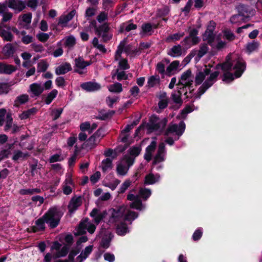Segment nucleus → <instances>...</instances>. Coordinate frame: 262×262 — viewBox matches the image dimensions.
Returning a JSON list of instances; mask_svg holds the SVG:
<instances>
[{"instance_id":"obj_1","label":"nucleus","mask_w":262,"mask_h":262,"mask_svg":"<svg viewBox=\"0 0 262 262\" xmlns=\"http://www.w3.org/2000/svg\"><path fill=\"white\" fill-rule=\"evenodd\" d=\"M220 67L225 72L224 80H232L235 77L238 78L242 75L246 68V64L242 58L235 57L232 59L231 55H229L226 62L216 65V69H219Z\"/></svg>"},{"instance_id":"obj_2","label":"nucleus","mask_w":262,"mask_h":262,"mask_svg":"<svg viewBox=\"0 0 262 262\" xmlns=\"http://www.w3.org/2000/svg\"><path fill=\"white\" fill-rule=\"evenodd\" d=\"M210 69L206 67L202 71L196 73L194 78L195 85H199L202 83V84L194 95L195 98H200L206 90L211 87L216 81L217 78L219 75V72L215 71L210 73Z\"/></svg>"},{"instance_id":"obj_3","label":"nucleus","mask_w":262,"mask_h":262,"mask_svg":"<svg viewBox=\"0 0 262 262\" xmlns=\"http://www.w3.org/2000/svg\"><path fill=\"white\" fill-rule=\"evenodd\" d=\"M63 213L56 207L50 208L43 215V219L52 228H55L59 223Z\"/></svg>"},{"instance_id":"obj_4","label":"nucleus","mask_w":262,"mask_h":262,"mask_svg":"<svg viewBox=\"0 0 262 262\" xmlns=\"http://www.w3.org/2000/svg\"><path fill=\"white\" fill-rule=\"evenodd\" d=\"M185 129V124L181 121L179 124L170 123L165 132V135L172 136L176 140H178Z\"/></svg>"},{"instance_id":"obj_5","label":"nucleus","mask_w":262,"mask_h":262,"mask_svg":"<svg viewBox=\"0 0 262 262\" xmlns=\"http://www.w3.org/2000/svg\"><path fill=\"white\" fill-rule=\"evenodd\" d=\"M123 51L129 55H136L138 53L137 49L133 48L131 45L126 44V39H124L119 44L115 53V60L118 61L120 59Z\"/></svg>"},{"instance_id":"obj_6","label":"nucleus","mask_w":262,"mask_h":262,"mask_svg":"<svg viewBox=\"0 0 262 262\" xmlns=\"http://www.w3.org/2000/svg\"><path fill=\"white\" fill-rule=\"evenodd\" d=\"M11 30L15 32L16 34H18L19 32L17 29L11 28L3 23H0V37L5 41H12L14 39V36L12 34Z\"/></svg>"},{"instance_id":"obj_7","label":"nucleus","mask_w":262,"mask_h":262,"mask_svg":"<svg viewBox=\"0 0 262 262\" xmlns=\"http://www.w3.org/2000/svg\"><path fill=\"white\" fill-rule=\"evenodd\" d=\"M134 162V158L130 156H125L117 165V173L121 176L125 175L129 167L133 164Z\"/></svg>"},{"instance_id":"obj_8","label":"nucleus","mask_w":262,"mask_h":262,"mask_svg":"<svg viewBox=\"0 0 262 262\" xmlns=\"http://www.w3.org/2000/svg\"><path fill=\"white\" fill-rule=\"evenodd\" d=\"M167 122L166 118L160 119L155 115L151 116L148 123L149 128L152 130L161 131Z\"/></svg>"},{"instance_id":"obj_9","label":"nucleus","mask_w":262,"mask_h":262,"mask_svg":"<svg viewBox=\"0 0 262 262\" xmlns=\"http://www.w3.org/2000/svg\"><path fill=\"white\" fill-rule=\"evenodd\" d=\"M96 227L92 223L89 221V219H85L79 223L76 229V235H82L86 233V230L91 234H93Z\"/></svg>"},{"instance_id":"obj_10","label":"nucleus","mask_w":262,"mask_h":262,"mask_svg":"<svg viewBox=\"0 0 262 262\" xmlns=\"http://www.w3.org/2000/svg\"><path fill=\"white\" fill-rule=\"evenodd\" d=\"M5 122V130L7 131L12 126L13 118L10 112H7L5 108L0 109V126H2Z\"/></svg>"},{"instance_id":"obj_11","label":"nucleus","mask_w":262,"mask_h":262,"mask_svg":"<svg viewBox=\"0 0 262 262\" xmlns=\"http://www.w3.org/2000/svg\"><path fill=\"white\" fill-rule=\"evenodd\" d=\"M111 216L110 217L108 222L114 223L120 221L121 219L124 220V214L125 213V206H121L117 209H112L111 210Z\"/></svg>"},{"instance_id":"obj_12","label":"nucleus","mask_w":262,"mask_h":262,"mask_svg":"<svg viewBox=\"0 0 262 262\" xmlns=\"http://www.w3.org/2000/svg\"><path fill=\"white\" fill-rule=\"evenodd\" d=\"M61 245L58 242L54 243L51 247V250H56V252L53 251V256L54 258H57L65 256L68 253L69 248L65 245L61 248Z\"/></svg>"},{"instance_id":"obj_13","label":"nucleus","mask_w":262,"mask_h":262,"mask_svg":"<svg viewBox=\"0 0 262 262\" xmlns=\"http://www.w3.org/2000/svg\"><path fill=\"white\" fill-rule=\"evenodd\" d=\"M74 61V71L79 74L85 73V68L91 64V62L84 61V59L80 57L75 58Z\"/></svg>"},{"instance_id":"obj_14","label":"nucleus","mask_w":262,"mask_h":262,"mask_svg":"<svg viewBox=\"0 0 262 262\" xmlns=\"http://www.w3.org/2000/svg\"><path fill=\"white\" fill-rule=\"evenodd\" d=\"M194 77L192 75V72L188 70L184 72L181 76L178 85H182L184 86H190L193 82Z\"/></svg>"},{"instance_id":"obj_15","label":"nucleus","mask_w":262,"mask_h":262,"mask_svg":"<svg viewBox=\"0 0 262 262\" xmlns=\"http://www.w3.org/2000/svg\"><path fill=\"white\" fill-rule=\"evenodd\" d=\"M66 177V179L62 184V190L64 194L69 195L72 193L74 185L72 179V174L71 173H67Z\"/></svg>"},{"instance_id":"obj_16","label":"nucleus","mask_w":262,"mask_h":262,"mask_svg":"<svg viewBox=\"0 0 262 262\" xmlns=\"http://www.w3.org/2000/svg\"><path fill=\"white\" fill-rule=\"evenodd\" d=\"M165 154V145L164 143H160L158 146L157 154L154 158L152 164L156 165L164 161Z\"/></svg>"},{"instance_id":"obj_17","label":"nucleus","mask_w":262,"mask_h":262,"mask_svg":"<svg viewBox=\"0 0 262 262\" xmlns=\"http://www.w3.org/2000/svg\"><path fill=\"white\" fill-rule=\"evenodd\" d=\"M63 43V46L65 48H67L68 50L72 49L76 44V38L73 35H70L66 36L61 40L57 42V45L60 47Z\"/></svg>"},{"instance_id":"obj_18","label":"nucleus","mask_w":262,"mask_h":262,"mask_svg":"<svg viewBox=\"0 0 262 262\" xmlns=\"http://www.w3.org/2000/svg\"><path fill=\"white\" fill-rule=\"evenodd\" d=\"M82 200L80 196H74L71 199L68 208L69 211L73 213L82 204Z\"/></svg>"},{"instance_id":"obj_19","label":"nucleus","mask_w":262,"mask_h":262,"mask_svg":"<svg viewBox=\"0 0 262 262\" xmlns=\"http://www.w3.org/2000/svg\"><path fill=\"white\" fill-rule=\"evenodd\" d=\"M76 11L75 10H72L68 14L61 15L59 18L58 25L62 27H66L69 21L73 19L75 15Z\"/></svg>"},{"instance_id":"obj_20","label":"nucleus","mask_w":262,"mask_h":262,"mask_svg":"<svg viewBox=\"0 0 262 262\" xmlns=\"http://www.w3.org/2000/svg\"><path fill=\"white\" fill-rule=\"evenodd\" d=\"M7 5L9 8L18 12L21 11L26 8V4L20 0H9Z\"/></svg>"},{"instance_id":"obj_21","label":"nucleus","mask_w":262,"mask_h":262,"mask_svg":"<svg viewBox=\"0 0 262 262\" xmlns=\"http://www.w3.org/2000/svg\"><path fill=\"white\" fill-rule=\"evenodd\" d=\"M107 213L105 211H101L100 210L94 208L90 213V215L94 219L95 222L98 225L104 218Z\"/></svg>"},{"instance_id":"obj_22","label":"nucleus","mask_w":262,"mask_h":262,"mask_svg":"<svg viewBox=\"0 0 262 262\" xmlns=\"http://www.w3.org/2000/svg\"><path fill=\"white\" fill-rule=\"evenodd\" d=\"M157 97L159 99L158 105L160 110L165 108L168 103V98L167 96L166 93L165 92H160L157 95Z\"/></svg>"},{"instance_id":"obj_23","label":"nucleus","mask_w":262,"mask_h":262,"mask_svg":"<svg viewBox=\"0 0 262 262\" xmlns=\"http://www.w3.org/2000/svg\"><path fill=\"white\" fill-rule=\"evenodd\" d=\"M213 30L214 25L208 26L203 35V39L207 40L211 47L214 46V43H213L214 40Z\"/></svg>"},{"instance_id":"obj_24","label":"nucleus","mask_w":262,"mask_h":262,"mask_svg":"<svg viewBox=\"0 0 262 262\" xmlns=\"http://www.w3.org/2000/svg\"><path fill=\"white\" fill-rule=\"evenodd\" d=\"M43 90V87L40 83H34L30 85L28 92L32 93L33 96H38L42 93Z\"/></svg>"},{"instance_id":"obj_25","label":"nucleus","mask_w":262,"mask_h":262,"mask_svg":"<svg viewBox=\"0 0 262 262\" xmlns=\"http://www.w3.org/2000/svg\"><path fill=\"white\" fill-rule=\"evenodd\" d=\"M82 89L86 91L92 92L99 90L101 88L100 85L96 82H87L81 84Z\"/></svg>"},{"instance_id":"obj_26","label":"nucleus","mask_w":262,"mask_h":262,"mask_svg":"<svg viewBox=\"0 0 262 262\" xmlns=\"http://www.w3.org/2000/svg\"><path fill=\"white\" fill-rule=\"evenodd\" d=\"M156 142L152 141L146 147L144 157L147 161L149 162L151 160L152 155L156 149Z\"/></svg>"},{"instance_id":"obj_27","label":"nucleus","mask_w":262,"mask_h":262,"mask_svg":"<svg viewBox=\"0 0 262 262\" xmlns=\"http://www.w3.org/2000/svg\"><path fill=\"white\" fill-rule=\"evenodd\" d=\"M72 70V67L69 63L66 62L63 63L55 69V74L57 75L65 74L67 72Z\"/></svg>"},{"instance_id":"obj_28","label":"nucleus","mask_w":262,"mask_h":262,"mask_svg":"<svg viewBox=\"0 0 262 262\" xmlns=\"http://www.w3.org/2000/svg\"><path fill=\"white\" fill-rule=\"evenodd\" d=\"M98 131L94 135L92 136L86 142V146L92 149L95 147L96 145L99 142L100 139L98 136Z\"/></svg>"},{"instance_id":"obj_29","label":"nucleus","mask_w":262,"mask_h":262,"mask_svg":"<svg viewBox=\"0 0 262 262\" xmlns=\"http://www.w3.org/2000/svg\"><path fill=\"white\" fill-rule=\"evenodd\" d=\"M93 250V246H89L86 247L83 250H82L79 255H78L76 259L78 262H82L83 260L85 259L90 254Z\"/></svg>"},{"instance_id":"obj_30","label":"nucleus","mask_w":262,"mask_h":262,"mask_svg":"<svg viewBox=\"0 0 262 262\" xmlns=\"http://www.w3.org/2000/svg\"><path fill=\"white\" fill-rule=\"evenodd\" d=\"M7 7L4 5H0V14H3V18L1 23L5 24V22L10 20L12 17V13L6 12Z\"/></svg>"},{"instance_id":"obj_31","label":"nucleus","mask_w":262,"mask_h":262,"mask_svg":"<svg viewBox=\"0 0 262 262\" xmlns=\"http://www.w3.org/2000/svg\"><path fill=\"white\" fill-rule=\"evenodd\" d=\"M16 70V68L13 66L0 63V73L10 74Z\"/></svg>"},{"instance_id":"obj_32","label":"nucleus","mask_w":262,"mask_h":262,"mask_svg":"<svg viewBox=\"0 0 262 262\" xmlns=\"http://www.w3.org/2000/svg\"><path fill=\"white\" fill-rule=\"evenodd\" d=\"M29 100V95L27 94H22L18 96L15 98L14 102V106L18 107L20 105L24 104L27 102Z\"/></svg>"},{"instance_id":"obj_33","label":"nucleus","mask_w":262,"mask_h":262,"mask_svg":"<svg viewBox=\"0 0 262 262\" xmlns=\"http://www.w3.org/2000/svg\"><path fill=\"white\" fill-rule=\"evenodd\" d=\"M260 43L258 41L253 40L248 42L246 45V51L249 54L258 50Z\"/></svg>"},{"instance_id":"obj_34","label":"nucleus","mask_w":262,"mask_h":262,"mask_svg":"<svg viewBox=\"0 0 262 262\" xmlns=\"http://www.w3.org/2000/svg\"><path fill=\"white\" fill-rule=\"evenodd\" d=\"M160 179V176L158 174H154L152 173L146 175L145 178V184L147 185H152L158 182Z\"/></svg>"},{"instance_id":"obj_35","label":"nucleus","mask_w":262,"mask_h":262,"mask_svg":"<svg viewBox=\"0 0 262 262\" xmlns=\"http://www.w3.org/2000/svg\"><path fill=\"white\" fill-rule=\"evenodd\" d=\"M138 214L135 211L130 210L125 207V213L124 214V220L129 221L132 223V221L137 218Z\"/></svg>"},{"instance_id":"obj_36","label":"nucleus","mask_w":262,"mask_h":262,"mask_svg":"<svg viewBox=\"0 0 262 262\" xmlns=\"http://www.w3.org/2000/svg\"><path fill=\"white\" fill-rule=\"evenodd\" d=\"M37 111L35 107H33L27 111H24L19 115V117L21 120L27 119L32 116L35 115Z\"/></svg>"},{"instance_id":"obj_37","label":"nucleus","mask_w":262,"mask_h":262,"mask_svg":"<svg viewBox=\"0 0 262 262\" xmlns=\"http://www.w3.org/2000/svg\"><path fill=\"white\" fill-rule=\"evenodd\" d=\"M2 52L6 56L10 57L14 53L15 50L12 44L8 43L3 47Z\"/></svg>"},{"instance_id":"obj_38","label":"nucleus","mask_w":262,"mask_h":262,"mask_svg":"<svg viewBox=\"0 0 262 262\" xmlns=\"http://www.w3.org/2000/svg\"><path fill=\"white\" fill-rule=\"evenodd\" d=\"M160 77L158 75H153L148 78L147 86L153 88L160 84Z\"/></svg>"},{"instance_id":"obj_39","label":"nucleus","mask_w":262,"mask_h":262,"mask_svg":"<svg viewBox=\"0 0 262 262\" xmlns=\"http://www.w3.org/2000/svg\"><path fill=\"white\" fill-rule=\"evenodd\" d=\"M45 221L42 217L36 221L35 226L33 227V231L35 232L43 230L45 228Z\"/></svg>"},{"instance_id":"obj_40","label":"nucleus","mask_w":262,"mask_h":262,"mask_svg":"<svg viewBox=\"0 0 262 262\" xmlns=\"http://www.w3.org/2000/svg\"><path fill=\"white\" fill-rule=\"evenodd\" d=\"M168 55L172 57L180 56L182 54V47L180 45L174 46L172 47L168 53Z\"/></svg>"},{"instance_id":"obj_41","label":"nucleus","mask_w":262,"mask_h":262,"mask_svg":"<svg viewBox=\"0 0 262 262\" xmlns=\"http://www.w3.org/2000/svg\"><path fill=\"white\" fill-rule=\"evenodd\" d=\"M208 51V47L207 44L204 43L201 45L199 50L194 51L196 52V57L200 59L204 56Z\"/></svg>"},{"instance_id":"obj_42","label":"nucleus","mask_w":262,"mask_h":262,"mask_svg":"<svg viewBox=\"0 0 262 262\" xmlns=\"http://www.w3.org/2000/svg\"><path fill=\"white\" fill-rule=\"evenodd\" d=\"M151 191L149 189L141 188L139 191V198H141L144 200H146L151 195Z\"/></svg>"},{"instance_id":"obj_43","label":"nucleus","mask_w":262,"mask_h":262,"mask_svg":"<svg viewBox=\"0 0 262 262\" xmlns=\"http://www.w3.org/2000/svg\"><path fill=\"white\" fill-rule=\"evenodd\" d=\"M110 92L115 93H120L122 91V84L119 82H116L107 86Z\"/></svg>"},{"instance_id":"obj_44","label":"nucleus","mask_w":262,"mask_h":262,"mask_svg":"<svg viewBox=\"0 0 262 262\" xmlns=\"http://www.w3.org/2000/svg\"><path fill=\"white\" fill-rule=\"evenodd\" d=\"M101 168L103 172H106L112 168V160L110 158L103 160L101 163Z\"/></svg>"},{"instance_id":"obj_45","label":"nucleus","mask_w":262,"mask_h":262,"mask_svg":"<svg viewBox=\"0 0 262 262\" xmlns=\"http://www.w3.org/2000/svg\"><path fill=\"white\" fill-rule=\"evenodd\" d=\"M116 231L119 235H124L129 231L126 224L124 223L119 224L117 227Z\"/></svg>"},{"instance_id":"obj_46","label":"nucleus","mask_w":262,"mask_h":262,"mask_svg":"<svg viewBox=\"0 0 262 262\" xmlns=\"http://www.w3.org/2000/svg\"><path fill=\"white\" fill-rule=\"evenodd\" d=\"M29 156V154L27 152H23L20 150H16L14 152L12 159L14 161H17L19 159L24 160Z\"/></svg>"},{"instance_id":"obj_47","label":"nucleus","mask_w":262,"mask_h":262,"mask_svg":"<svg viewBox=\"0 0 262 262\" xmlns=\"http://www.w3.org/2000/svg\"><path fill=\"white\" fill-rule=\"evenodd\" d=\"M180 62L179 61H174L172 62L166 69V73L168 75H170L174 71L177 70Z\"/></svg>"},{"instance_id":"obj_48","label":"nucleus","mask_w":262,"mask_h":262,"mask_svg":"<svg viewBox=\"0 0 262 262\" xmlns=\"http://www.w3.org/2000/svg\"><path fill=\"white\" fill-rule=\"evenodd\" d=\"M245 20V17L242 15L235 14L232 16L230 21L232 24L239 25Z\"/></svg>"},{"instance_id":"obj_49","label":"nucleus","mask_w":262,"mask_h":262,"mask_svg":"<svg viewBox=\"0 0 262 262\" xmlns=\"http://www.w3.org/2000/svg\"><path fill=\"white\" fill-rule=\"evenodd\" d=\"M96 32L98 35H101L102 34L108 32L110 28L106 23L95 28Z\"/></svg>"},{"instance_id":"obj_50","label":"nucleus","mask_w":262,"mask_h":262,"mask_svg":"<svg viewBox=\"0 0 262 262\" xmlns=\"http://www.w3.org/2000/svg\"><path fill=\"white\" fill-rule=\"evenodd\" d=\"M129 206L132 208L139 210H141L144 208V207L140 198H138L135 201H133L132 203L130 204Z\"/></svg>"},{"instance_id":"obj_51","label":"nucleus","mask_w":262,"mask_h":262,"mask_svg":"<svg viewBox=\"0 0 262 262\" xmlns=\"http://www.w3.org/2000/svg\"><path fill=\"white\" fill-rule=\"evenodd\" d=\"M58 94V91L56 89L53 90L47 96L45 99V103L47 104H49L51 103L53 100L57 96Z\"/></svg>"},{"instance_id":"obj_52","label":"nucleus","mask_w":262,"mask_h":262,"mask_svg":"<svg viewBox=\"0 0 262 262\" xmlns=\"http://www.w3.org/2000/svg\"><path fill=\"white\" fill-rule=\"evenodd\" d=\"M116 76L117 79L120 81L123 79H127L128 76L126 75L124 71H119L117 70L116 73L112 75V79H114V77Z\"/></svg>"},{"instance_id":"obj_53","label":"nucleus","mask_w":262,"mask_h":262,"mask_svg":"<svg viewBox=\"0 0 262 262\" xmlns=\"http://www.w3.org/2000/svg\"><path fill=\"white\" fill-rule=\"evenodd\" d=\"M48 67L49 64L46 61L44 60L40 61L37 64V72L40 73L45 72L48 68Z\"/></svg>"},{"instance_id":"obj_54","label":"nucleus","mask_w":262,"mask_h":262,"mask_svg":"<svg viewBox=\"0 0 262 262\" xmlns=\"http://www.w3.org/2000/svg\"><path fill=\"white\" fill-rule=\"evenodd\" d=\"M184 34L183 33H178L173 34H171L168 36L166 38V41L167 42H170L173 41H176L179 40L182 37L184 36Z\"/></svg>"},{"instance_id":"obj_55","label":"nucleus","mask_w":262,"mask_h":262,"mask_svg":"<svg viewBox=\"0 0 262 262\" xmlns=\"http://www.w3.org/2000/svg\"><path fill=\"white\" fill-rule=\"evenodd\" d=\"M239 15H242L244 17L246 14H247L248 11V9L247 7L243 4H239L236 7Z\"/></svg>"},{"instance_id":"obj_56","label":"nucleus","mask_w":262,"mask_h":262,"mask_svg":"<svg viewBox=\"0 0 262 262\" xmlns=\"http://www.w3.org/2000/svg\"><path fill=\"white\" fill-rule=\"evenodd\" d=\"M171 99L174 103L178 104L180 105L182 103V100L181 98V93L179 91L177 93H172Z\"/></svg>"},{"instance_id":"obj_57","label":"nucleus","mask_w":262,"mask_h":262,"mask_svg":"<svg viewBox=\"0 0 262 262\" xmlns=\"http://www.w3.org/2000/svg\"><path fill=\"white\" fill-rule=\"evenodd\" d=\"M141 151V148L140 146H133L129 150V153L130 156L136 157L138 156Z\"/></svg>"},{"instance_id":"obj_58","label":"nucleus","mask_w":262,"mask_h":262,"mask_svg":"<svg viewBox=\"0 0 262 262\" xmlns=\"http://www.w3.org/2000/svg\"><path fill=\"white\" fill-rule=\"evenodd\" d=\"M79 251L80 248L77 246L72 249L68 256V261H70V262H74V257L79 252Z\"/></svg>"},{"instance_id":"obj_59","label":"nucleus","mask_w":262,"mask_h":262,"mask_svg":"<svg viewBox=\"0 0 262 262\" xmlns=\"http://www.w3.org/2000/svg\"><path fill=\"white\" fill-rule=\"evenodd\" d=\"M10 86L7 83H0V94H7L10 90Z\"/></svg>"},{"instance_id":"obj_60","label":"nucleus","mask_w":262,"mask_h":262,"mask_svg":"<svg viewBox=\"0 0 262 262\" xmlns=\"http://www.w3.org/2000/svg\"><path fill=\"white\" fill-rule=\"evenodd\" d=\"M31 47L34 52L37 53H42L45 51V48L41 44L32 43L31 45Z\"/></svg>"},{"instance_id":"obj_61","label":"nucleus","mask_w":262,"mask_h":262,"mask_svg":"<svg viewBox=\"0 0 262 262\" xmlns=\"http://www.w3.org/2000/svg\"><path fill=\"white\" fill-rule=\"evenodd\" d=\"M131 183L132 182L129 180H125L121 185L118 192L120 193H124L125 190L130 186Z\"/></svg>"},{"instance_id":"obj_62","label":"nucleus","mask_w":262,"mask_h":262,"mask_svg":"<svg viewBox=\"0 0 262 262\" xmlns=\"http://www.w3.org/2000/svg\"><path fill=\"white\" fill-rule=\"evenodd\" d=\"M25 3L28 7L35 10L37 7L38 0H25Z\"/></svg>"},{"instance_id":"obj_63","label":"nucleus","mask_w":262,"mask_h":262,"mask_svg":"<svg viewBox=\"0 0 262 262\" xmlns=\"http://www.w3.org/2000/svg\"><path fill=\"white\" fill-rule=\"evenodd\" d=\"M36 37L40 41L44 42L49 39L50 35L47 33H39L37 34Z\"/></svg>"},{"instance_id":"obj_64","label":"nucleus","mask_w":262,"mask_h":262,"mask_svg":"<svg viewBox=\"0 0 262 262\" xmlns=\"http://www.w3.org/2000/svg\"><path fill=\"white\" fill-rule=\"evenodd\" d=\"M62 108L54 109L52 111L51 116L53 117V120H55L57 119L60 116V115L62 113Z\"/></svg>"}]
</instances>
